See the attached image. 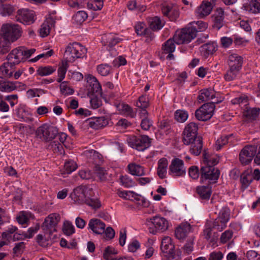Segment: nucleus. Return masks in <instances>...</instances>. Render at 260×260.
Wrapping results in <instances>:
<instances>
[{"mask_svg": "<svg viewBox=\"0 0 260 260\" xmlns=\"http://www.w3.org/2000/svg\"><path fill=\"white\" fill-rule=\"evenodd\" d=\"M233 134L222 135L216 142V149L217 150H220L229 142L230 139L233 137Z\"/></svg>", "mask_w": 260, "mask_h": 260, "instance_id": "47", "label": "nucleus"}, {"mask_svg": "<svg viewBox=\"0 0 260 260\" xmlns=\"http://www.w3.org/2000/svg\"><path fill=\"white\" fill-rule=\"evenodd\" d=\"M53 21L51 18L47 19L41 25L40 29V35L42 37L47 36L49 33L51 27L52 26Z\"/></svg>", "mask_w": 260, "mask_h": 260, "instance_id": "37", "label": "nucleus"}, {"mask_svg": "<svg viewBox=\"0 0 260 260\" xmlns=\"http://www.w3.org/2000/svg\"><path fill=\"white\" fill-rule=\"evenodd\" d=\"M246 257L248 260H260V256L258 252L250 250L246 253Z\"/></svg>", "mask_w": 260, "mask_h": 260, "instance_id": "64", "label": "nucleus"}, {"mask_svg": "<svg viewBox=\"0 0 260 260\" xmlns=\"http://www.w3.org/2000/svg\"><path fill=\"white\" fill-rule=\"evenodd\" d=\"M239 71L229 68L224 75V79L226 81H231L236 79Z\"/></svg>", "mask_w": 260, "mask_h": 260, "instance_id": "52", "label": "nucleus"}, {"mask_svg": "<svg viewBox=\"0 0 260 260\" xmlns=\"http://www.w3.org/2000/svg\"><path fill=\"white\" fill-rule=\"evenodd\" d=\"M226 223L217 217L213 223V228L219 232L223 231L226 227Z\"/></svg>", "mask_w": 260, "mask_h": 260, "instance_id": "57", "label": "nucleus"}, {"mask_svg": "<svg viewBox=\"0 0 260 260\" xmlns=\"http://www.w3.org/2000/svg\"><path fill=\"white\" fill-rule=\"evenodd\" d=\"M87 49L80 43L74 42L69 44L66 48L64 56L68 61L73 62L76 59L85 56Z\"/></svg>", "mask_w": 260, "mask_h": 260, "instance_id": "3", "label": "nucleus"}, {"mask_svg": "<svg viewBox=\"0 0 260 260\" xmlns=\"http://www.w3.org/2000/svg\"><path fill=\"white\" fill-rule=\"evenodd\" d=\"M16 20L25 25L33 23L36 18L35 12L27 9H21L18 10L16 16Z\"/></svg>", "mask_w": 260, "mask_h": 260, "instance_id": "13", "label": "nucleus"}, {"mask_svg": "<svg viewBox=\"0 0 260 260\" xmlns=\"http://www.w3.org/2000/svg\"><path fill=\"white\" fill-rule=\"evenodd\" d=\"M147 222L152 224L153 227L149 228V232L155 235L158 232H164L168 228V222L164 217L160 216H155L152 218H148L146 220Z\"/></svg>", "mask_w": 260, "mask_h": 260, "instance_id": "11", "label": "nucleus"}, {"mask_svg": "<svg viewBox=\"0 0 260 260\" xmlns=\"http://www.w3.org/2000/svg\"><path fill=\"white\" fill-rule=\"evenodd\" d=\"M160 248L162 252L166 254V256L168 260H172L181 256V252L179 250H175V246L170 237L166 236L162 239Z\"/></svg>", "mask_w": 260, "mask_h": 260, "instance_id": "7", "label": "nucleus"}, {"mask_svg": "<svg viewBox=\"0 0 260 260\" xmlns=\"http://www.w3.org/2000/svg\"><path fill=\"white\" fill-rule=\"evenodd\" d=\"M56 70L54 67L50 66H40L37 70V74L40 76H46L52 74Z\"/></svg>", "mask_w": 260, "mask_h": 260, "instance_id": "43", "label": "nucleus"}, {"mask_svg": "<svg viewBox=\"0 0 260 260\" xmlns=\"http://www.w3.org/2000/svg\"><path fill=\"white\" fill-rule=\"evenodd\" d=\"M121 184L126 188H131L136 185V183L127 175L121 176L120 177Z\"/></svg>", "mask_w": 260, "mask_h": 260, "instance_id": "48", "label": "nucleus"}, {"mask_svg": "<svg viewBox=\"0 0 260 260\" xmlns=\"http://www.w3.org/2000/svg\"><path fill=\"white\" fill-rule=\"evenodd\" d=\"M231 103L233 105H240L246 106L248 105V98L245 95H242L232 100Z\"/></svg>", "mask_w": 260, "mask_h": 260, "instance_id": "58", "label": "nucleus"}, {"mask_svg": "<svg viewBox=\"0 0 260 260\" xmlns=\"http://www.w3.org/2000/svg\"><path fill=\"white\" fill-rule=\"evenodd\" d=\"M122 39L118 36L112 34H109L104 35L102 37L103 44L109 50L112 48L117 44L119 43Z\"/></svg>", "mask_w": 260, "mask_h": 260, "instance_id": "23", "label": "nucleus"}, {"mask_svg": "<svg viewBox=\"0 0 260 260\" xmlns=\"http://www.w3.org/2000/svg\"><path fill=\"white\" fill-rule=\"evenodd\" d=\"M189 145H191L189 151L192 154L198 156L201 154L203 148V141L201 137H198V138L193 140Z\"/></svg>", "mask_w": 260, "mask_h": 260, "instance_id": "31", "label": "nucleus"}, {"mask_svg": "<svg viewBox=\"0 0 260 260\" xmlns=\"http://www.w3.org/2000/svg\"><path fill=\"white\" fill-rule=\"evenodd\" d=\"M87 125L92 129H99L109 124V118L105 116L93 117L86 120Z\"/></svg>", "mask_w": 260, "mask_h": 260, "instance_id": "18", "label": "nucleus"}, {"mask_svg": "<svg viewBox=\"0 0 260 260\" xmlns=\"http://www.w3.org/2000/svg\"><path fill=\"white\" fill-rule=\"evenodd\" d=\"M217 46L213 42L205 44L201 47V51L204 53V55L212 54L217 50Z\"/></svg>", "mask_w": 260, "mask_h": 260, "instance_id": "42", "label": "nucleus"}, {"mask_svg": "<svg viewBox=\"0 0 260 260\" xmlns=\"http://www.w3.org/2000/svg\"><path fill=\"white\" fill-rule=\"evenodd\" d=\"M128 146L140 151H143L150 146L151 139L147 135L139 137L129 136L126 139Z\"/></svg>", "mask_w": 260, "mask_h": 260, "instance_id": "4", "label": "nucleus"}, {"mask_svg": "<svg viewBox=\"0 0 260 260\" xmlns=\"http://www.w3.org/2000/svg\"><path fill=\"white\" fill-rule=\"evenodd\" d=\"M243 62V59L240 55L233 53L229 56L228 64L229 68L238 70L241 69Z\"/></svg>", "mask_w": 260, "mask_h": 260, "instance_id": "24", "label": "nucleus"}, {"mask_svg": "<svg viewBox=\"0 0 260 260\" xmlns=\"http://www.w3.org/2000/svg\"><path fill=\"white\" fill-rule=\"evenodd\" d=\"M88 95H101L102 87L97 79L92 75L86 77Z\"/></svg>", "mask_w": 260, "mask_h": 260, "instance_id": "17", "label": "nucleus"}, {"mask_svg": "<svg viewBox=\"0 0 260 260\" xmlns=\"http://www.w3.org/2000/svg\"><path fill=\"white\" fill-rule=\"evenodd\" d=\"M148 22L149 29L151 30L157 31L161 29L164 26V23L160 20V18L155 16L149 18Z\"/></svg>", "mask_w": 260, "mask_h": 260, "instance_id": "35", "label": "nucleus"}, {"mask_svg": "<svg viewBox=\"0 0 260 260\" xmlns=\"http://www.w3.org/2000/svg\"><path fill=\"white\" fill-rule=\"evenodd\" d=\"M260 148V147H259ZM259 149L257 150V146L246 145L240 151L239 160L243 166L248 165L251 162L254 157V162L257 165H260Z\"/></svg>", "mask_w": 260, "mask_h": 260, "instance_id": "2", "label": "nucleus"}, {"mask_svg": "<svg viewBox=\"0 0 260 260\" xmlns=\"http://www.w3.org/2000/svg\"><path fill=\"white\" fill-rule=\"evenodd\" d=\"M259 108L246 107L243 112V116L248 120H255L259 115Z\"/></svg>", "mask_w": 260, "mask_h": 260, "instance_id": "39", "label": "nucleus"}, {"mask_svg": "<svg viewBox=\"0 0 260 260\" xmlns=\"http://www.w3.org/2000/svg\"><path fill=\"white\" fill-rule=\"evenodd\" d=\"M214 5V0H204L195 11L196 16L202 18L209 15L213 9Z\"/></svg>", "mask_w": 260, "mask_h": 260, "instance_id": "16", "label": "nucleus"}, {"mask_svg": "<svg viewBox=\"0 0 260 260\" xmlns=\"http://www.w3.org/2000/svg\"><path fill=\"white\" fill-rule=\"evenodd\" d=\"M92 95V96L91 97L90 100L91 108L93 109L100 108L102 106V102L101 99L98 97L99 95L95 94Z\"/></svg>", "mask_w": 260, "mask_h": 260, "instance_id": "60", "label": "nucleus"}, {"mask_svg": "<svg viewBox=\"0 0 260 260\" xmlns=\"http://www.w3.org/2000/svg\"><path fill=\"white\" fill-rule=\"evenodd\" d=\"M18 82H10L0 77V91L3 92H10L17 88Z\"/></svg>", "mask_w": 260, "mask_h": 260, "instance_id": "27", "label": "nucleus"}, {"mask_svg": "<svg viewBox=\"0 0 260 260\" xmlns=\"http://www.w3.org/2000/svg\"><path fill=\"white\" fill-rule=\"evenodd\" d=\"M117 108L118 110L122 115L131 118H134L136 116L137 112L127 104L122 103L121 104H119Z\"/></svg>", "mask_w": 260, "mask_h": 260, "instance_id": "33", "label": "nucleus"}, {"mask_svg": "<svg viewBox=\"0 0 260 260\" xmlns=\"http://www.w3.org/2000/svg\"><path fill=\"white\" fill-rule=\"evenodd\" d=\"M15 66L10 62H4L0 67V73L5 77L10 78L13 76V67Z\"/></svg>", "mask_w": 260, "mask_h": 260, "instance_id": "38", "label": "nucleus"}, {"mask_svg": "<svg viewBox=\"0 0 260 260\" xmlns=\"http://www.w3.org/2000/svg\"><path fill=\"white\" fill-rule=\"evenodd\" d=\"M103 6V2L101 0H90L87 3V8L93 11L101 10Z\"/></svg>", "mask_w": 260, "mask_h": 260, "instance_id": "49", "label": "nucleus"}, {"mask_svg": "<svg viewBox=\"0 0 260 260\" xmlns=\"http://www.w3.org/2000/svg\"><path fill=\"white\" fill-rule=\"evenodd\" d=\"M20 48L21 52H22L21 53L22 54L23 61L29 58L36 51V49L35 48L27 49L23 46L20 47Z\"/></svg>", "mask_w": 260, "mask_h": 260, "instance_id": "59", "label": "nucleus"}, {"mask_svg": "<svg viewBox=\"0 0 260 260\" xmlns=\"http://www.w3.org/2000/svg\"><path fill=\"white\" fill-rule=\"evenodd\" d=\"M253 180V177L251 171L243 172L240 176L241 190L244 191L247 189Z\"/></svg>", "mask_w": 260, "mask_h": 260, "instance_id": "30", "label": "nucleus"}, {"mask_svg": "<svg viewBox=\"0 0 260 260\" xmlns=\"http://www.w3.org/2000/svg\"><path fill=\"white\" fill-rule=\"evenodd\" d=\"M96 70L101 76H107L112 72V68L107 63H102L97 66Z\"/></svg>", "mask_w": 260, "mask_h": 260, "instance_id": "45", "label": "nucleus"}, {"mask_svg": "<svg viewBox=\"0 0 260 260\" xmlns=\"http://www.w3.org/2000/svg\"><path fill=\"white\" fill-rule=\"evenodd\" d=\"M196 190L200 198L205 200H208L212 193L211 187L208 185L198 186Z\"/></svg>", "mask_w": 260, "mask_h": 260, "instance_id": "36", "label": "nucleus"}, {"mask_svg": "<svg viewBox=\"0 0 260 260\" xmlns=\"http://www.w3.org/2000/svg\"><path fill=\"white\" fill-rule=\"evenodd\" d=\"M36 134L37 137L48 142L55 138L58 134V129L55 126L44 123L37 129Z\"/></svg>", "mask_w": 260, "mask_h": 260, "instance_id": "6", "label": "nucleus"}, {"mask_svg": "<svg viewBox=\"0 0 260 260\" xmlns=\"http://www.w3.org/2000/svg\"><path fill=\"white\" fill-rule=\"evenodd\" d=\"M175 40L170 39L168 40L162 45V49L164 53L167 54L168 52H173L175 50Z\"/></svg>", "mask_w": 260, "mask_h": 260, "instance_id": "46", "label": "nucleus"}, {"mask_svg": "<svg viewBox=\"0 0 260 260\" xmlns=\"http://www.w3.org/2000/svg\"><path fill=\"white\" fill-rule=\"evenodd\" d=\"M191 230V226L187 222L181 223L175 229V236L179 240L184 239Z\"/></svg>", "mask_w": 260, "mask_h": 260, "instance_id": "25", "label": "nucleus"}, {"mask_svg": "<svg viewBox=\"0 0 260 260\" xmlns=\"http://www.w3.org/2000/svg\"><path fill=\"white\" fill-rule=\"evenodd\" d=\"M60 219L59 214L52 213L49 215L43 222V226H45L50 232L55 231V227L58 224Z\"/></svg>", "mask_w": 260, "mask_h": 260, "instance_id": "21", "label": "nucleus"}, {"mask_svg": "<svg viewBox=\"0 0 260 260\" xmlns=\"http://www.w3.org/2000/svg\"><path fill=\"white\" fill-rule=\"evenodd\" d=\"M189 25L194 28L195 34L200 31L205 30L208 27V24L202 21H193L189 24Z\"/></svg>", "mask_w": 260, "mask_h": 260, "instance_id": "44", "label": "nucleus"}, {"mask_svg": "<svg viewBox=\"0 0 260 260\" xmlns=\"http://www.w3.org/2000/svg\"><path fill=\"white\" fill-rule=\"evenodd\" d=\"M198 125L194 122H190L185 126L183 132L182 141L184 144L188 145L193 140L198 138L197 136Z\"/></svg>", "mask_w": 260, "mask_h": 260, "instance_id": "12", "label": "nucleus"}, {"mask_svg": "<svg viewBox=\"0 0 260 260\" xmlns=\"http://www.w3.org/2000/svg\"><path fill=\"white\" fill-rule=\"evenodd\" d=\"M220 172L213 166H205L201 169V180H209L210 181H216L219 176Z\"/></svg>", "mask_w": 260, "mask_h": 260, "instance_id": "14", "label": "nucleus"}, {"mask_svg": "<svg viewBox=\"0 0 260 260\" xmlns=\"http://www.w3.org/2000/svg\"><path fill=\"white\" fill-rule=\"evenodd\" d=\"M194 28L189 25L181 30L176 31L174 35L175 42L177 44L189 43L196 37Z\"/></svg>", "mask_w": 260, "mask_h": 260, "instance_id": "5", "label": "nucleus"}, {"mask_svg": "<svg viewBox=\"0 0 260 260\" xmlns=\"http://www.w3.org/2000/svg\"><path fill=\"white\" fill-rule=\"evenodd\" d=\"M60 89L61 93L64 95H71L73 94L74 90L68 86V83L67 81L60 82Z\"/></svg>", "mask_w": 260, "mask_h": 260, "instance_id": "55", "label": "nucleus"}, {"mask_svg": "<svg viewBox=\"0 0 260 260\" xmlns=\"http://www.w3.org/2000/svg\"><path fill=\"white\" fill-rule=\"evenodd\" d=\"M136 106L138 108H147L149 106L148 98L146 95H141L139 97Z\"/></svg>", "mask_w": 260, "mask_h": 260, "instance_id": "56", "label": "nucleus"}, {"mask_svg": "<svg viewBox=\"0 0 260 260\" xmlns=\"http://www.w3.org/2000/svg\"><path fill=\"white\" fill-rule=\"evenodd\" d=\"M230 210L228 207H223L220 210L218 218L228 223L230 220Z\"/></svg>", "mask_w": 260, "mask_h": 260, "instance_id": "50", "label": "nucleus"}, {"mask_svg": "<svg viewBox=\"0 0 260 260\" xmlns=\"http://www.w3.org/2000/svg\"><path fill=\"white\" fill-rule=\"evenodd\" d=\"M129 173L137 176H143L146 175L144 167L136 163H130L127 166Z\"/></svg>", "mask_w": 260, "mask_h": 260, "instance_id": "32", "label": "nucleus"}, {"mask_svg": "<svg viewBox=\"0 0 260 260\" xmlns=\"http://www.w3.org/2000/svg\"><path fill=\"white\" fill-rule=\"evenodd\" d=\"M63 232L64 234L70 236L75 233V228L72 223L66 221L63 224Z\"/></svg>", "mask_w": 260, "mask_h": 260, "instance_id": "62", "label": "nucleus"}, {"mask_svg": "<svg viewBox=\"0 0 260 260\" xmlns=\"http://www.w3.org/2000/svg\"><path fill=\"white\" fill-rule=\"evenodd\" d=\"M213 27L220 29L224 24V11L221 8H218L212 15Z\"/></svg>", "mask_w": 260, "mask_h": 260, "instance_id": "22", "label": "nucleus"}, {"mask_svg": "<svg viewBox=\"0 0 260 260\" xmlns=\"http://www.w3.org/2000/svg\"><path fill=\"white\" fill-rule=\"evenodd\" d=\"M233 232L232 230H228L222 233L220 238V243L225 244L229 241L232 238Z\"/></svg>", "mask_w": 260, "mask_h": 260, "instance_id": "61", "label": "nucleus"}, {"mask_svg": "<svg viewBox=\"0 0 260 260\" xmlns=\"http://www.w3.org/2000/svg\"><path fill=\"white\" fill-rule=\"evenodd\" d=\"M94 194L93 190L86 186H80L75 188L71 194L72 200L78 204L85 203L87 196Z\"/></svg>", "mask_w": 260, "mask_h": 260, "instance_id": "9", "label": "nucleus"}, {"mask_svg": "<svg viewBox=\"0 0 260 260\" xmlns=\"http://www.w3.org/2000/svg\"><path fill=\"white\" fill-rule=\"evenodd\" d=\"M85 204L90 207L92 209L95 210L99 209L101 206V202L99 199L93 196V194H91L90 196H87L86 201L85 202Z\"/></svg>", "mask_w": 260, "mask_h": 260, "instance_id": "40", "label": "nucleus"}, {"mask_svg": "<svg viewBox=\"0 0 260 260\" xmlns=\"http://www.w3.org/2000/svg\"><path fill=\"white\" fill-rule=\"evenodd\" d=\"M135 30L137 36L144 37L146 42L149 43L153 40L155 35L152 30L146 27L144 22H138L135 25Z\"/></svg>", "mask_w": 260, "mask_h": 260, "instance_id": "15", "label": "nucleus"}, {"mask_svg": "<svg viewBox=\"0 0 260 260\" xmlns=\"http://www.w3.org/2000/svg\"><path fill=\"white\" fill-rule=\"evenodd\" d=\"M21 26L15 23L3 24L0 33V54L8 53L11 49V44L16 41L22 36Z\"/></svg>", "mask_w": 260, "mask_h": 260, "instance_id": "1", "label": "nucleus"}, {"mask_svg": "<svg viewBox=\"0 0 260 260\" xmlns=\"http://www.w3.org/2000/svg\"><path fill=\"white\" fill-rule=\"evenodd\" d=\"M67 71V68L63 65L58 68L57 70L58 78L56 80L57 82L60 83L64 79Z\"/></svg>", "mask_w": 260, "mask_h": 260, "instance_id": "63", "label": "nucleus"}, {"mask_svg": "<svg viewBox=\"0 0 260 260\" xmlns=\"http://www.w3.org/2000/svg\"><path fill=\"white\" fill-rule=\"evenodd\" d=\"M15 8L10 5H2L0 8V13L4 16H9L15 11Z\"/></svg>", "mask_w": 260, "mask_h": 260, "instance_id": "53", "label": "nucleus"}, {"mask_svg": "<svg viewBox=\"0 0 260 260\" xmlns=\"http://www.w3.org/2000/svg\"><path fill=\"white\" fill-rule=\"evenodd\" d=\"M77 168L75 161L70 160L66 161L64 165V171L67 174H71Z\"/></svg>", "mask_w": 260, "mask_h": 260, "instance_id": "54", "label": "nucleus"}, {"mask_svg": "<svg viewBox=\"0 0 260 260\" xmlns=\"http://www.w3.org/2000/svg\"><path fill=\"white\" fill-rule=\"evenodd\" d=\"M161 12L171 21H175L179 15V11L171 4H164L162 6Z\"/></svg>", "mask_w": 260, "mask_h": 260, "instance_id": "19", "label": "nucleus"}, {"mask_svg": "<svg viewBox=\"0 0 260 260\" xmlns=\"http://www.w3.org/2000/svg\"><path fill=\"white\" fill-rule=\"evenodd\" d=\"M105 228V223L99 219H91L88 223V228L90 229L95 234H103Z\"/></svg>", "mask_w": 260, "mask_h": 260, "instance_id": "20", "label": "nucleus"}, {"mask_svg": "<svg viewBox=\"0 0 260 260\" xmlns=\"http://www.w3.org/2000/svg\"><path fill=\"white\" fill-rule=\"evenodd\" d=\"M88 18V14L85 11H79L72 17L73 23L80 25Z\"/></svg>", "mask_w": 260, "mask_h": 260, "instance_id": "41", "label": "nucleus"}, {"mask_svg": "<svg viewBox=\"0 0 260 260\" xmlns=\"http://www.w3.org/2000/svg\"><path fill=\"white\" fill-rule=\"evenodd\" d=\"M168 166V161L167 158L163 157L158 161L157 174L159 178L163 179L166 177Z\"/></svg>", "mask_w": 260, "mask_h": 260, "instance_id": "34", "label": "nucleus"}, {"mask_svg": "<svg viewBox=\"0 0 260 260\" xmlns=\"http://www.w3.org/2000/svg\"><path fill=\"white\" fill-rule=\"evenodd\" d=\"M242 8L249 13L256 14L260 11V4L256 0H244Z\"/></svg>", "mask_w": 260, "mask_h": 260, "instance_id": "26", "label": "nucleus"}, {"mask_svg": "<svg viewBox=\"0 0 260 260\" xmlns=\"http://www.w3.org/2000/svg\"><path fill=\"white\" fill-rule=\"evenodd\" d=\"M169 174L173 177H182L186 174V167L184 161L178 158H174L169 168Z\"/></svg>", "mask_w": 260, "mask_h": 260, "instance_id": "10", "label": "nucleus"}, {"mask_svg": "<svg viewBox=\"0 0 260 260\" xmlns=\"http://www.w3.org/2000/svg\"><path fill=\"white\" fill-rule=\"evenodd\" d=\"M188 112L183 110H177L175 113V118L179 122H184L188 118Z\"/></svg>", "mask_w": 260, "mask_h": 260, "instance_id": "51", "label": "nucleus"}, {"mask_svg": "<svg viewBox=\"0 0 260 260\" xmlns=\"http://www.w3.org/2000/svg\"><path fill=\"white\" fill-rule=\"evenodd\" d=\"M215 103L217 102L205 103L197 109L195 112L196 118L200 121H207L210 119L213 116L215 108Z\"/></svg>", "mask_w": 260, "mask_h": 260, "instance_id": "8", "label": "nucleus"}, {"mask_svg": "<svg viewBox=\"0 0 260 260\" xmlns=\"http://www.w3.org/2000/svg\"><path fill=\"white\" fill-rule=\"evenodd\" d=\"M21 52L20 47L13 49L7 55L8 61L14 66L19 64L23 61Z\"/></svg>", "mask_w": 260, "mask_h": 260, "instance_id": "28", "label": "nucleus"}, {"mask_svg": "<svg viewBox=\"0 0 260 260\" xmlns=\"http://www.w3.org/2000/svg\"><path fill=\"white\" fill-rule=\"evenodd\" d=\"M215 98V93L214 90L211 88L203 89L200 90L198 96V101L200 103L212 100Z\"/></svg>", "mask_w": 260, "mask_h": 260, "instance_id": "29", "label": "nucleus"}]
</instances>
